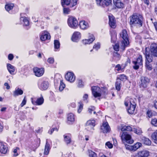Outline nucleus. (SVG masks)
<instances>
[{"label": "nucleus", "instance_id": "f704fd0d", "mask_svg": "<svg viewBox=\"0 0 157 157\" xmlns=\"http://www.w3.org/2000/svg\"><path fill=\"white\" fill-rule=\"evenodd\" d=\"M14 6V5L13 4H8L6 5L5 8L7 11L9 12L10 10H12Z\"/></svg>", "mask_w": 157, "mask_h": 157}, {"label": "nucleus", "instance_id": "37998d69", "mask_svg": "<svg viewBox=\"0 0 157 157\" xmlns=\"http://www.w3.org/2000/svg\"><path fill=\"white\" fill-rule=\"evenodd\" d=\"M132 131L139 135L141 134L142 133L141 130L139 128L136 129L134 128L133 129Z\"/></svg>", "mask_w": 157, "mask_h": 157}, {"label": "nucleus", "instance_id": "39448f33", "mask_svg": "<svg viewBox=\"0 0 157 157\" xmlns=\"http://www.w3.org/2000/svg\"><path fill=\"white\" fill-rule=\"evenodd\" d=\"M121 138L122 142L126 144V143L132 144L133 143V140L132 139L131 136L127 132L122 133Z\"/></svg>", "mask_w": 157, "mask_h": 157}, {"label": "nucleus", "instance_id": "5701e85b", "mask_svg": "<svg viewBox=\"0 0 157 157\" xmlns=\"http://www.w3.org/2000/svg\"><path fill=\"white\" fill-rule=\"evenodd\" d=\"M31 99L33 104L35 105H41L44 101V99L42 97L38 98L36 101L33 100V98H31Z\"/></svg>", "mask_w": 157, "mask_h": 157}, {"label": "nucleus", "instance_id": "2f4dec72", "mask_svg": "<svg viewBox=\"0 0 157 157\" xmlns=\"http://www.w3.org/2000/svg\"><path fill=\"white\" fill-rule=\"evenodd\" d=\"M111 41L114 43L117 40V33L113 31L111 32Z\"/></svg>", "mask_w": 157, "mask_h": 157}, {"label": "nucleus", "instance_id": "473e14b6", "mask_svg": "<svg viewBox=\"0 0 157 157\" xmlns=\"http://www.w3.org/2000/svg\"><path fill=\"white\" fill-rule=\"evenodd\" d=\"M7 69L11 74H13L15 71L14 67L11 64L8 63L7 64Z\"/></svg>", "mask_w": 157, "mask_h": 157}, {"label": "nucleus", "instance_id": "7ed1b4c3", "mask_svg": "<svg viewBox=\"0 0 157 157\" xmlns=\"http://www.w3.org/2000/svg\"><path fill=\"white\" fill-rule=\"evenodd\" d=\"M91 89L92 94L95 98L100 97L102 94L105 95L107 93V90L105 88L100 89L98 86H94L92 87Z\"/></svg>", "mask_w": 157, "mask_h": 157}, {"label": "nucleus", "instance_id": "f257e3e1", "mask_svg": "<svg viewBox=\"0 0 157 157\" xmlns=\"http://www.w3.org/2000/svg\"><path fill=\"white\" fill-rule=\"evenodd\" d=\"M143 20V17L141 15L135 13L130 17V24L140 27L142 25Z\"/></svg>", "mask_w": 157, "mask_h": 157}, {"label": "nucleus", "instance_id": "412c9836", "mask_svg": "<svg viewBox=\"0 0 157 157\" xmlns=\"http://www.w3.org/2000/svg\"><path fill=\"white\" fill-rule=\"evenodd\" d=\"M109 24L112 28L114 29L116 26V21L113 16H109Z\"/></svg>", "mask_w": 157, "mask_h": 157}, {"label": "nucleus", "instance_id": "393cba45", "mask_svg": "<svg viewBox=\"0 0 157 157\" xmlns=\"http://www.w3.org/2000/svg\"><path fill=\"white\" fill-rule=\"evenodd\" d=\"M114 3L118 9L123 8L125 6V4L120 0H117L116 1H114Z\"/></svg>", "mask_w": 157, "mask_h": 157}, {"label": "nucleus", "instance_id": "774afa93", "mask_svg": "<svg viewBox=\"0 0 157 157\" xmlns=\"http://www.w3.org/2000/svg\"><path fill=\"white\" fill-rule=\"evenodd\" d=\"M7 108L6 107H2L0 111L1 112H4L6 111Z\"/></svg>", "mask_w": 157, "mask_h": 157}, {"label": "nucleus", "instance_id": "09e8293b", "mask_svg": "<svg viewBox=\"0 0 157 157\" xmlns=\"http://www.w3.org/2000/svg\"><path fill=\"white\" fill-rule=\"evenodd\" d=\"M100 44L99 43H97L95 44L93 46V48L96 50H98L100 48Z\"/></svg>", "mask_w": 157, "mask_h": 157}, {"label": "nucleus", "instance_id": "72a5a7b5", "mask_svg": "<svg viewBox=\"0 0 157 157\" xmlns=\"http://www.w3.org/2000/svg\"><path fill=\"white\" fill-rule=\"evenodd\" d=\"M121 81L120 79H117L116 82L115 83V87L116 89L119 91L120 90L121 87Z\"/></svg>", "mask_w": 157, "mask_h": 157}, {"label": "nucleus", "instance_id": "f3484780", "mask_svg": "<svg viewBox=\"0 0 157 157\" xmlns=\"http://www.w3.org/2000/svg\"><path fill=\"white\" fill-rule=\"evenodd\" d=\"M8 150L6 144L0 141V152L3 154H6Z\"/></svg>", "mask_w": 157, "mask_h": 157}, {"label": "nucleus", "instance_id": "7c9ffc66", "mask_svg": "<svg viewBox=\"0 0 157 157\" xmlns=\"http://www.w3.org/2000/svg\"><path fill=\"white\" fill-rule=\"evenodd\" d=\"M64 141L66 144L68 145L71 143V137L69 136L68 135H64L63 136Z\"/></svg>", "mask_w": 157, "mask_h": 157}, {"label": "nucleus", "instance_id": "6e6d98bb", "mask_svg": "<svg viewBox=\"0 0 157 157\" xmlns=\"http://www.w3.org/2000/svg\"><path fill=\"white\" fill-rule=\"evenodd\" d=\"M88 95L86 94L83 96V100L86 103L88 102Z\"/></svg>", "mask_w": 157, "mask_h": 157}, {"label": "nucleus", "instance_id": "0eeeda50", "mask_svg": "<svg viewBox=\"0 0 157 157\" xmlns=\"http://www.w3.org/2000/svg\"><path fill=\"white\" fill-rule=\"evenodd\" d=\"M67 24L70 28L74 29H76L78 25L77 19L73 17H70L68 18Z\"/></svg>", "mask_w": 157, "mask_h": 157}, {"label": "nucleus", "instance_id": "9d476101", "mask_svg": "<svg viewBox=\"0 0 157 157\" xmlns=\"http://www.w3.org/2000/svg\"><path fill=\"white\" fill-rule=\"evenodd\" d=\"M98 5L105 7L109 6L112 4V0H96Z\"/></svg>", "mask_w": 157, "mask_h": 157}, {"label": "nucleus", "instance_id": "de8ad7c7", "mask_svg": "<svg viewBox=\"0 0 157 157\" xmlns=\"http://www.w3.org/2000/svg\"><path fill=\"white\" fill-rule=\"evenodd\" d=\"M89 153L90 157H97V154L94 152L90 151Z\"/></svg>", "mask_w": 157, "mask_h": 157}, {"label": "nucleus", "instance_id": "8fccbe9b", "mask_svg": "<svg viewBox=\"0 0 157 157\" xmlns=\"http://www.w3.org/2000/svg\"><path fill=\"white\" fill-rule=\"evenodd\" d=\"M70 9L68 8H65L63 7V13L65 14H69V13L70 12Z\"/></svg>", "mask_w": 157, "mask_h": 157}, {"label": "nucleus", "instance_id": "5fc2aeb1", "mask_svg": "<svg viewBox=\"0 0 157 157\" xmlns=\"http://www.w3.org/2000/svg\"><path fill=\"white\" fill-rule=\"evenodd\" d=\"M54 61V59L53 58H49L47 60V62L50 64H52Z\"/></svg>", "mask_w": 157, "mask_h": 157}, {"label": "nucleus", "instance_id": "49530a36", "mask_svg": "<svg viewBox=\"0 0 157 157\" xmlns=\"http://www.w3.org/2000/svg\"><path fill=\"white\" fill-rule=\"evenodd\" d=\"M151 124L153 126L157 127V118L152 119L151 120Z\"/></svg>", "mask_w": 157, "mask_h": 157}, {"label": "nucleus", "instance_id": "79ce46f5", "mask_svg": "<svg viewBox=\"0 0 157 157\" xmlns=\"http://www.w3.org/2000/svg\"><path fill=\"white\" fill-rule=\"evenodd\" d=\"M54 48L56 49H58L60 47V43L59 41L57 40H55L54 42Z\"/></svg>", "mask_w": 157, "mask_h": 157}, {"label": "nucleus", "instance_id": "20e7f679", "mask_svg": "<svg viewBox=\"0 0 157 157\" xmlns=\"http://www.w3.org/2000/svg\"><path fill=\"white\" fill-rule=\"evenodd\" d=\"M120 35L123 39L120 44V47L123 50H124L129 43L128 36L127 31L125 29L123 30L120 34Z\"/></svg>", "mask_w": 157, "mask_h": 157}, {"label": "nucleus", "instance_id": "603ef678", "mask_svg": "<svg viewBox=\"0 0 157 157\" xmlns=\"http://www.w3.org/2000/svg\"><path fill=\"white\" fill-rule=\"evenodd\" d=\"M146 115L149 118L151 117L152 116V111L148 110L146 112Z\"/></svg>", "mask_w": 157, "mask_h": 157}, {"label": "nucleus", "instance_id": "a19ab883", "mask_svg": "<svg viewBox=\"0 0 157 157\" xmlns=\"http://www.w3.org/2000/svg\"><path fill=\"white\" fill-rule=\"evenodd\" d=\"M78 113H80L83 109V104L81 101L78 102Z\"/></svg>", "mask_w": 157, "mask_h": 157}, {"label": "nucleus", "instance_id": "864d4df0", "mask_svg": "<svg viewBox=\"0 0 157 157\" xmlns=\"http://www.w3.org/2000/svg\"><path fill=\"white\" fill-rule=\"evenodd\" d=\"M95 107L94 106H91L88 109V112L90 114L92 113V111L95 110Z\"/></svg>", "mask_w": 157, "mask_h": 157}, {"label": "nucleus", "instance_id": "a18cd8bd", "mask_svg": "<svg viewBox=\"0 0 157 157\" xmlns=\"http://www.w3.org/2000/svg\"><path fill=\"white\" fill-rule=\"evenodd\" d=\"M65 87V85L63 83V80L60 81V83L59 86V90L60 91H62L63 90Z\"/></svg>", "mask_w": 157, "mask_h": 157}, {"label": "nucleus", "instance_id": "13d9d810", "mask_svg": "<svg viewBox=\"0 0 157 157\" xmlns=\"http://www.w3.org/2000/svg\"><path fill=\"white\" fill-rule=\"evenodd\" d=\"M119 45L117 44H115L113 47L114 49L116 51H118L119 50Z\"/></svg>", "mask_w": 157, "mask_h": 157}, {"label": "nucleus", "instance_id": "423d86ee", "mask_svg": "<svg viewBox=\"0 0 157 157\" xmlns=\"http://www.w3.org/2000/svg\"><path fill=\"white\" fill-rule=\"evenodd\" d=\"M134 64L133 67L135 70L138 69L140 67L143 65V59L142 56L139 55L136 59L132 61Z\"/></svg>", "mask_w": 157, "mask_h": 157}, {"label": "nucleus", "instance_id": "4c0bfd02", "mask_svg": "<svg viewBox=\"0 0 157 157\" xmlns=\"http://www.w3.org/2000/svg\"><path fill=\"white\" fill-rule=\"evenodd\" d=\"M133 129L129 126H123L121 129V130L122 131H132Z\"/></svg>", "mask_w": 157, "mask_h": 157}, {"label": "nucleus", "instance_id": "338daca9", "mask_svg": "<svg viewBox=\"0 0 157 157\" xmlns=\"http://www.w3.org/2000/svg\"><path fill=\"white\" fill-rule=\"evenodd\" d=\"M54 130V129L53 128H52L51 129H50L49 130L48 132V133L50 134H52Z\"/></svg>", "mask_w": 157, "mask_h": 157}, {"label": "nucleus", "instance_id": "c9c22d12", "mask_svg": "<svg viewBox=\"0 0 157 157\" xmlns=\"http://www.w3.org/2000/svg\"><path fill=\"white\" fill-rule=\"evenodd\" d=\"M67 120L70 122H73L75 121L74 115L72 113H70L67 115Z\"/></svg>", "mask_w": 157, "mask_h": 157}, {"label": "nucleus", "instance_id": "dca6fc26", "mask_svg": "<svg viewBox=\"0 0 157 157\" xmlns=\"http://www.w3.org/2000/svg\"><path fill=\"white\" fill-rule=\"evenodd\" d=\"M66 80L71 82H73L75 79V76L73 73L71 72H68L65 75Z\"/></svg>", "mask_w": 157, "mask_h": 157}, {"label": "nucleus", "instance_id": "ddd939ff", "mask_svg": "<svg viewBox=\"0 0 157 157\" xmlns=\"http://www.w3.org/2000/svg\"><path fill=\"white\" fill-rule=\"evenodd\" d=\"M50 143H51V141L48 140V139H46L44 153V155H47L49 153L51 147V146L50 144Z\"/></svg>", "mask_w": 157, "mask_h": 157}, {"label": "nucleus", "instance_id": "4be33fe9", "mask_svg": "<svg viewBox=\"0 0 157 157\" xmlns=\"http://www.w3.org/2000/svg\"><path fill=\"white\" fill-rule=\"evenodd\" d=\"M50 38L49 33L47 32L44 31L42 33L40 38L41 40L44 41L46 40L50 39Z\"/></svg>", "mask_w": 157, "mask_h": 157}, {"label": "nucleus", "instance_id": "ea45409f", "mask_svg": "<svg viewBox=\"0 0 157 157\" xmlns=\"http://www.w3.org/2000/svg\"><path fill=\"white\" fill-rule=\"evenodd\" d=\"M127 79V76L124 74L120 75L117 79H120L121 81H125Z\"/></svg>", "mask_w": 157, "mask_h": 157}, {"label": "nucleus", "instance_id": "6ab92c4d", "mask_svg": "<svg viewBox=\"0 0 157 157\" xmlns=\"http://www.w3.org/2000/svg\"><path fill=\"white\" fill-rule=\"evenodd\" d=\"M38 85L39 87L40 90H45L48 88L49 83L48 81H44L41 82H39Z\"/></svg>", "mask_w": 157, "mask_h": 157}, {"label": "nucleus", "instance_id": "bf43d9fd", "mask_svg": "<svg viewBox=\"0 0 157 157\" xmlns=\"http://www.w3.org/2000/svg\"><path fill=\"white\" fill-rule=\"evenodd\" d=\"M19 149L18 147H17L16 149H14L13 151V155L15 156H17L18 155V153H17V150H19Z\"/></svg>", "mask_w": 157, "mask_h": 157}, {"label": "nucleus", "instance_id": "c756f323", "mask_svg": "<svg viewBox=\"0 0 157 157\" xmlns=\"http://www.w3.org/2000/svg\"><path fill=\"white\" fill-rule=\"evenodd\" d=\"M21 22L24 25L27 26L29 24V21L25 17H22L20 18Z\"/></svg>", "mask_w": 157, "mask_h": 157}, {"label": "nucleus", "instance_id": "4d7b16f0", "mask_svg": "<svg viewBox=\"0 0 157 157\" xmlns=\"http://www.w3.org/2000/svg\"><path fill=\"white\" fill-rule=\"evenodd\" d=\"M105 145L107 146L109 148H111L113 147L112 144L109 142H106L105 144Z\"/></svg>", "mask_w": 157, "mask_h": 157}, {"label": "nucleus", "instance_id": "9b49d317", "mask_svg": "<svg viewBox=\"0 0 157 157\" xmlns=\"http://www.w3.org/2000/svg\"><path fill=\"white\" fill-rule=\"evenodd\" d=\"M140 80L141 83L140 86V87L143 88L146 87L150 81L149 79L146 76H142Z\"/></svg>", "mask_w": 157, "mask_h": 157}, {"label": "nucleus", "instance_id": "680f3d73", "mask_svg": "<svg viewBox=\"0 0 157 157\" xmlns=\"http://www.w3.org/2000/svg\"><path fill=\"white\" fill-rule=\"evenodd\" d=\"M125 146L127 149L133 151L132 146L126 145Z\"/></svg>", "mask_w": 157, "mask_h": 157}, {"label": "nucleus", "instance_id": "0e129e2a", "mask_svg": "<svg viewBox=\"0 0 157 157\" xmlns=\"http://www.w3.org/2000/svg\"><path fill=\"white\" fill-rule=\"evenodd\" d=\"M13 58V54H9L8 56V59L10 60H12Z\"/></svg>", "mask_w": 157, "mask_h": 157}, {"label": "nucleus", "instance_id": "3c124183", "mask_svg": "<svg viewBox=\"0 0 157 157\" xmlns=\"http://www.w3.org/2000/svg\"><path fill=\"white\" fill-rule=\"evenodd\" d=\"M78 87H82L84 86L83 82L81 80H79L78 81Z\"/></svg>", "mask_w": 157, "mask_h": 157}, {"label": "nucleus", "instance_id": "4468645a", "mask_svg": "<svg viewBox=\"0 0 157 157\" xmlns=\"http://www.w3.org/2000/svg\"><path fill=\"white\" fill-rule=\"evenodd\" d=\"M101 131L104 133L109 132L110 130V127L107 122H103L102 125L101 126Z\"/></svg>", "mask_w": 157, "mask_h": 157}, {"label": "nucleus", "instance_id": "a211bd4d", "mask_svg": "<svg viewBox=\"0 0 157 157\" xmlns=\"http://www.w3.org/2000/svg\"><path fill=\"white\" fill-rule=\"evenodd\" d=\"M150 51L152 55L157 57V44L155 43L151 44L150 46Z\"/></svg>", "mask_w": 157, "mask_h": 157}, {"label": "nucleus", "instance_id": "6e6552de", "mask_svg": "<svg viewBox=\"0 0 157 157\" xmlns=\"http://www.w3.org/2000/svg\"><path fill=\"white\" fill-rule=\"evenodd\" d=\"M145 56L147 60L146 61L145 67L147 69L150 71L152 69V66L150 63L151 62L152 60V57L150 56L147 51L145 52Z\"/></svg>", "mask_w": 157, "mask_h": 157}, {"label": "nucleus", "instance_id": "b1692460", "mask_svg": "<svg viewBox=\"0 0 157 157\" xmlns=\"http://www.w3.org/2000/svg\"><path fill=\"white\" fill-rule=\"evenodd\" d=\"M90 37L89 39L83 40V43L85 44H89L92 43L95 40V37L93 35L90 34Z\"/></svg>", "mask_w": 157, "mask_h": 157}, {"label": "nucleus", "instance_id": "e2e57ef3", "mask_svg": "<svg viewBox=\"0 0 157 157\" xmlns=\"http://www.w3.org/2000/svg\"><path fill=\"white\" fill-rule=\"evenodd\" d=\"M116 70L118 71H119L121 70V67L120 64H118L115 67Z\"/></svg>", "mask_w": 157, "mask_h": 157}, {"label": "nucleus", "instance_id": "a878e982", "mask_svg": "<svg viewBox=\"0 0 157 157\" xmlns=\"http://www.w3.org/2000/svg\"><path fill=\"white\" fill-rule=\"evenodd\" d=\"M79 25L80 28L82 29H86L89 27L88 23L84 20L80 21Z\"/></svg>", "mask_w": 157, "mask_h": 157}, {"label": "nucleus", "instance_id": "f03ea898", "mask_svg": "<svg viewBox=\"0 0 157 157\" xmlns=\"http://www.w3.org/2000/svg\"><path fill=\"white\" fill-rule=\"evenodd\" d=\"M136 99H133L129 97L126 98L124 101L125 105L127 106L130 105L129 107L127 109L128 113L132 114L134 113L136 106Z\"/></svg>", "mask_w": 157, "mask_h": 157}, {"label": "nucleus", "instance_id": "cd10ccee", "mask_svg": "<svg viewBox=\"0 0 157 157\" xmlns=\"http://www.w3.org/2000/svg\"><path fill=\"white\" fill-rule=\"evenodd\" d=\"M95 121L94 120H88L86 122V126L87 127H89L91 128H93L95 125Z\"/></svg>", "mask_w": 157, "mask_h": 157}, {"label": "nucleus", "instance_id": "052dcab7", "mask_svg": "<svg viewBox=\"0 0 157 157\" xmlns=\"http://www.w3.org/2000/svg\"><path fill=\"white\" fill-rule=\"evenodd\" d=\"M26 102V100L25 99V97L24 98L23 100L21 103L20 105L21 107H22L23 106L25 105Z\"/></svg>", "mask_w": 157, "mask_h": 157}, {"label": "nucleus", "instance_id": "bb28decb", "mask_svg": "<svg viewBox=\"0 0 157 157\" xmlns=\"http://www.w3.org/2000/svg\"><path fill=\"white\" fill-rule=\"evenodd\" d=\"M23 92L22 90L19 88H16L15 90L13 92V97H16L17 96L23 94Z\"/></svg>", "mask_w": 157, "mask_h": 157}, {"label": "nucleus", "instance_id": "aec40b11", "mask_svg": "<svg viewBox=\"0 0 157 157\" xmlns=\"http://www.w3.org/2000/svg\"><path fill=\"white\" fill-rule=\"evenodd\" d=\"M81 38L80 33L78 32H75L74 33L71 39L73 41L77 42Z\"/></svg>", "mask_w": 157, "mask_h": 157}, {"label": "nucleus", "instance_id": "69168bd1", "mask_svg": "<svg viewBox=\"0 0 157 157\" xmlns=\"http://www.w3.org/2000/svg\"><path fill=\"white\" fill-rule=\"evenodd\" d=\"M4 85L5 86H6V88L7 89L9 90L10 88V86L8 83L5 82L4 84Z\"/></svg>", "mask_w": 157, "mask_h": 157}, {"label": "nucleus", "instance_id": "f8f14e48", "mask_svg": "<svg viewBox=\"0 0 157 157\" xmlns=\"http://www.w3.org/2000/svg\"><path fill=\"white\" fill-rule=\"evenodd\" d=\"M33 71L35 75L38 77L42 76L44 71V68H39L37 67H34Z\"/></svg>", "mask_w": 157, "mask_h": 157}, {"label": "nucleus", "instance_id": "c85d7f7f", "mask_svg": "<svg viewBox=\"0 0 157 157\" xmlns=\"http://www.w3.org/2000/svg\"><path fill=\"white\" fill-rule=\"evenodd\" d=\"M142 142L145 145H150L151 144V141L148 138L145 137H143L141 139Z\"/></svg>", "mask_w": 157, "mask_h": 157}, {"label": "nucleus", "instance_id": "1a4fd4ad", "mask_svg": "<svg viewBox=\"0 0 157 157\" xmlns=\"http://www.w3.org/2000/svg\"><path fill=\"white\" fill-rule=\"evenodd\" d=\"M77 1L78 0H61V3L63 7L65 6V5H66L72 7L77 4Z\"/></svg>", "mask_w": 157, "mask_h": 157}, {"label": "nucleus", "instance_id": "e433bc0d", "mask_svg": "<svg viewBox=\"0 0 157 157\" xmlns=\"http://www.w3.org/2000/svg\"><path fill=\"white\" fill-rule=\"evenodd\" d=\"M113 58L116 60H119L121 58L120 55L117 52H114L113 53Z\"/></svg>", "mask_w": 157, "mask_h": 157}, {"label": "nucleus", "instance_id": "58836bf2", "mask_svg": "<svg viewBox=\"0 0 157 157\" xmlns=\"http://www.w3.org/2000/svg\"><path fill=\"white\" fill-rule=\"evenodd\" d=\"M142 145V144L140 143H137L134 145L132 146L133 151H135L137 149L140 148Z\"/></svg>", "mask_w": 157, "mask_h": 157}, {"label": "nucleus", "instance_id": "c03bdc74", "mask_svg": "<svg viewBox=\"0 0 157 157\" xmlns=\"http://www.w3.org/2000/svg\"><path fill=\"white\" fill-rule=\"evenodd\" d=\"M151 137L155 141V143L157 144V132H154L152 133Z\"/></svg>", "mask_w": 157, "mask_h": 157}, {"label": "nucleus", "instance_id": "2eb2a0df", "mask_svg": "<svg viewBox=\"0 0 157 157\" xmlns=\"http://www.w3.org/2000/svg\"><path fill=\"white\" fill-rule=\"evenodd\" d=\"M149 155V152L148 151L144 150L139 151L137 153L134 157H147Z\"/></svg>", "mask_w": 157, "mask_h": 157}]
</instances>
